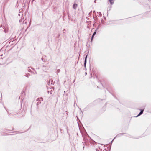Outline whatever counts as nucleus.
<instances>
[{
	"mask_svg": "<svg viewBox=\"0 0 151 151\" xmlns=\"http://www.w3.org/2000/svg\"><path fill=\"white\" fill-rule=\"evenodd\" d=\"M111 4H112L113 3V2H112V1L113 0H109Z\"/></svg>",
	"mask_w": 151,
	"mask_h": 151,
	"instance_id": "nucleus-6",
	"label": "nucleus"
},
{
	"mask_svg": "<svg viewBox=\"0 0 151 151\" xmlns=\"http://www.w3.org/2000/svg\"><path fill=\"white\" fill-rule=\"evenodd\" d=\"M143 110H141V112L139 113L138 115L137 116H136V117H137L140 116V115H141V114H142L143 113Z\"/></svg>",
	"mask_w": 151,
	"mask_h": 151,
	"instance_id": "nucleus-3",
	"label": "nucleus"
},
{
	"mask_svg": "<svg viewBox=\"0 0 151 151\" xmlns=\"http://www.w3.org/2000/svg\"><path fill=\"white\" fill-rule=\"evenodd\" d=\"M43 98L42 97L37 99V101L38 102L37 103V105L40 104L41 103V101H43Z\"/></svg>",
	"mask_w": 151,
	"mask_h": 151,
	"instance_id": "nucleus-1",
	"label": "nucleus"
},
{
	"mask_svg": "<svg viewBox=\"0 0 151 151\" xmlns=\"http://www.w3.org/2000/svg\"><path fill=\"white\" fill-rule=\"evenodd\" d=\"M87 58V55L86 56V57L85 58V59L84 65L85 66L86 65V63Z\"/></svg>",
	"mask_w": 151,
	"mask_h": 151,
	"instance_id": "nucleus-4",
	"label": "nucleus"
},
{
	"mask_svg": "<svg viewBox=\"0 0 151 151\" xmlns=\"http://www.w3.org/2000/svg\"><path fill=\"white\" fill-rule=\"evenodd\" d=\"M96 32H95L93 34V35H92V39H91V40H92L93 38V37H94V35L96 34Z\"/></svg>",
	"mask_w": 151,
	"mask_h": 151,
	"instance_id": "nucleus-5",
	"label": "nucleus"
},
{
	"mask_svg": "<svg viewBox=\"0 0 151 151\" xmlns=\"http://www.w3.org/2000/svg\"><path fill=\"white\" fill-rule=\"evenodd\" d=\"M78 5L77 4H74L73 5V8L75 9H76Z\"/></svg>",
	"mask_w": 151,
	"mask_h": 151,
	"instance_id": "nucleus-2",
	"label": "nucleus"
},
{
	"mask_svg": "<svg viewBox=\"0 0 151 151\" xmlns=\"http://www.w3.org/2000/svg\"><path fill=\"white\" fill-rule=\"evenodd\" d=\"M94 2L95 3H96V0H95L94 1Z\"/></svg>",
	"mask_w": 151,
	"mask_h": 151,
	"instance_id": "nucleus-7",
	"label": "nucleus"
}]
</instances>
